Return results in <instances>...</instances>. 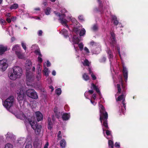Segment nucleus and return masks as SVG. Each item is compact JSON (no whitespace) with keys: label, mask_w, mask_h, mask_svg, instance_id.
I'll return each mask as SVG.
<instances>
[{"label":"nucleus","mask_w":148,"mask_h":148,"mask_svg":"<svg viewBox=\"0 0 148 148\" xmlns=\"http://www.w3.org/2000/svg\"><path fill=\"white\" fill-rule=\"evenodd\" d=\"M42 66L40 64H38L37 66V73H41Z\"/></svg>","instance_id":"2f4dec72"},{"label":"nucleus","mask_w":148,"mask_h":148,"mask_svg":"<svg viewBox=\"0 0 148 148\" xmlns=\"http://www.w3.org/2000/svg\"><path fill=\"white\" fill-rule=\"evenodd\" d=\"M32 147L31 141L27 139L25 143V148H32Z\"/></svg>","instance_id":"aec40b11"},{"label":"nucleus","mask_w":148,"mask_h":148,"mask_svg":"<svg viewBox=\"0 0 148 148\" xmlns=\"http://www.w3.org/2000/svg\"><path fill=\"white\" fill-rule=\"evenodd\" d=\"M8 66L7 60L3 59L0 60V70L2 71H5Z\"/></svg>","instance_id":"9d476101"},{"label":"nucleus","mask_w":148,"mask_h":148,"mask_svg":"<svg viewBox=\"0 0 148 148\" xmlns=\"http://www.w3.org/2000/svg\"><path fill=\"white\" fill-rule=\"evenodd\" d=\"M7 50V47L0 45V55L3 54Z\"/></svg>","instance_id":"412c9836"},{"label":"nucleus","mask_w":148,"mask_h":148,"mask_svg":"<svg viewBox=\"0 0 148 148\" xmlns=\"http://www.w3.org/2000/svg\"><path fill=\"white\" fill-rule=\"evenodd\" d=\"M71 41L72 42L73 44L76 51L79 50L78 47H79L80 50L82 51L84 47V45L82 43H79V40L77 37L75 35H74L73 37L72 38Z\"/></svg>","instance_id":"0eeeda50"},{"label":"nucleus","mask_w":148,"mask_h":148,"mask_svg":"<svg viewBox=\"0 0 148 148\" xmlns=\"http://www.w3.org/2000/svg\"><path fill=\"white\" fill-rule=\"evenodd\" d=\"M61 90L60 88H58L56 90V93L58 95H59L61 94Z\"/></svg>","instance_id":"a19ab883"},{"label":"nucleus","mask_w":148,"mask_h":148,"mask_svg":"<svg viewBox=\"0 0 148 148\" xmlns=\"http://www.w3.org/2000/svg\"><path fill=\"white\" fill-rule=\"evenodd\" d=\"M111 37H110V38L111 39L112 41V42L111 43V45L112 44L113 46V47H115L116 49H117L119 56L120 57L121 59L122 60L121 55V54L120 51L119 45L118 44H116V42L115 41L114 34L113 33H111Z\"/></svg>","instance_id":"6e6552de"},{"label":"nucleus","mask_w":148,"mask_h":148,"mask_svg":"<svg viewBox=\"0 0 148 148\" xmlns=\"http://www.w3.org/2000/svg\"><path fill=\"white\" fill-rule=\"evenodd\" d=\"M31 48L32 50H36L38 48V46L36 45H33Z\"/></svg>","instance_id":"3c124183"},{"label":"nucleus","mask_w":148,"mask_h":148,"mask_svg":"<svg viewBox=\"0 0 148 148\" xmlns=\"http://www.w3.org/2000/svg\"><path fill=\"white\" fill-rule=\"evenodd\" d=\"M108 146L110 148H113L114 144L112 140H108Z\"/></svg>","instance_id":"72a5a7b5"},{"label":"nucleus","mask_w":148,"mask_h":148,"mask_svg":"<svg viewBox=\"0 0 148 148\" xmlns=\"http://www.w3.org/2000/svg\"><path fill=\"white\" fill-rule=\"evenodd\" d=\"M93 91L92 90H89L88 92H86L84 93V95L88 99V97L89 95L90 94H91L93 93Z\"/></svg>","instance_id":"7c9ffc66"},{"label":"nucleus","mask_w":148,"mask_h":148,"mask_svg":"<svg viewBox=\"0 0 148 148\" xmlns=\"http://www.w3.org/2000/svg\"><path fill=\"white\" fill-rule=\"evenodd\" d=\"M117 88L118 90V92L115 95V96L119 95V94L122 93V95L119 96L117 98H116V100L117 101H120L122 100V104L123 106L125 109V87L123 85V81L122 77L121 76L120 77V79L119 83L117 84Z\"/></svg>","instance_id":"7ed1b4c3"},{"label":"nucleus","mask_w":148,"mask_h":148,"mask_svg":"<svg viewBox=\"0 0 148 148\" xmlns=\"http://www.w3.org/2000/svg\"><path fill=\"white\" fill-rule=\"evenodd\" d=\"M81 61L84 66H89L90 63L87 60L85 59L84 61H83L82 60V59H81Z\"/></svg>","instance_id":"cd10ccee"},{"label":"nucleus","mask_w":148,"mask_h":148,"mask_svg":"<svg viewBox=\"0 0 148 148\" xmlns=\"http://www.w3.org/2000/svg\"><path fill=\"white\" fill-rule=\"evenodd\" d=\"M58 108H55L54 109V112L56 114V116L58 118Z\"/></svg>","instance_id":"de8ad7c7"},{"label":"nucleus","mask_w":148,"mask_h":148,"mask_svg":"<svg viewBox=\"0 0 148 148\" xmlns=\"http://www.w3.org/2000/svg\"><path fill=\"white\" fill-rule=\"evenodd\" d=\"M62 118L64 121H67L70 117V114L69 113H64L62 115Z\"/></svg>","instance_id":"4468645a"},{"label":"nucleus","mask_w":148,"mask_h":148,"mask_svg":"<svg viewBox=\"0 0 148 148\" xmlns=\"http://www.w3.org/2000/svg\"><path fill=\"white\" fill-rule=\"evenodd\" d=\"M86 33V30L84 28L81 29L79 35L80 36H83Z\"/></svg>","instance_id":"4c0bfd02"},{"label":"nucleus","mask_w":148,"mask_h":148,"mask_svg":"<svg viewBox=\"0 0 148 148\" xmlns=\"http://www.w3.org/2000/svg\"><path fill=\"white\" fill-rule=\"evenodd\" d=\"M73 33L75 32V33L76 34H77V33L78 32V29L77 28L75 27V26L74 27V29H73Z\"/></svg>","instance_id":"8fccbe9b"},{"label":"nucleus","mask_w":148,"mask_h":148,"mask_svg":"<svg viewBox=\"0 0 148 148\" xmlns=\"http://www.w3.org/2000/svg\"><path fill=\"white\" fill-rule=\"evenodd\" d=\"M18 5L17 3H14L11 5L10 8L11 10L16 9L18 7Z\"/></svg>","instance_id":"f704fd0d"},{"label":"nucleus","mask_w":148,"mask_h":148,"mask_svg":"<svg viewBox=\"0 0 148 148\" xmlns=\"http://www.w3.org/2000/svg\"><path fill=\"white\" fill-rule=\"evenodd\" d=\"M12 145L10 143H7L5 145L4 148H12Z\"/></svg>","instance_id":"a18cd8bd"},{"label":"nucleus","mask_w":148,"mask_h":148,"mask_svg":"<svg viewBox=\"0 0 148 148\" xmlns=\"http://www.w3.org/2000/svg\"><path fill=\"white\" fill-rule=\"evenodd\" d=\"M47 66V67H49L50 66L51 63L49 61H47L46 62Z\"/></svg>","instance_id":"0e129e2a"},{"label":"nucleus","mask_w":148,"mask_h":148,"mask_svg":"<svg viewBox=\"0 0 148 148\" xmlns=\"http://www.w3.org/2000/svg\"><path fill=\"white\" fill-rule=\"evenodd\" d=\"M99 4V7L100 8H102L103 7V4L101 3V1H100V0H97Z\"/></svg>","instance_id":"052dcab7"},{"label":"nucleus","mask_w":148,"mask_h":148,"mask_svg":"<svg viewBox=\"0 0 148 148\" xmlns=\"http://www.w3.org/2000/svg\"><path fill=\"white\" fill-rule=\"evenodd\" d=\"M107 52L108 54V57L110 61L111 62L112 60V59L113 58V55L112 53L110 50V49L108 50Z\"/></svg>","instance_id":"b1692460"},{"label":"nucleus","mask_w":148,"mask_h":148,"mask_svg":"<svg viewBox=\"0 0 148 148\" xmlns=\"http://www.w3.org/2000/svg\"><path fill=\"white\" fill-rule=\"evenodd\" d=\"M88 71L89 72V73L90 74H91V77L92 79L95 80L97 78L96 77L95 75H94V74L92 73V71L91 70V69L89 67L88 69Z\"/></svg>","instance_id":"a878e982"},{"label":"nucleus","mask_w":148,"mask_h":148,"mask_svg":"<svg viewBox=\"0 0 148 148\" xmlns=\"http://www.w3.org/2000/svg\"><path fill=\"white\" fill-rule=\"evenodd\" d=\"M34 77L32 75H28V74L26 75V82L27 85L30 86L29 84H28V82H32L34 79Z\"/></svg>","instance_id":"ddd939ff"},{"label":"nucleus","mask_w":148,"mask_h":148,"mask_svg":"<svg viewBox=\"0 0 148 148\" xmlns=\"http://www.w3.org/2000/svg\"><path fill=\"white\" fill-rule=\"evenodd\" d=\"M49 144L48 142H47L46 144L44 145V148H48Z\"/></svg>","instance_id":"69168bd1"},{"label":"nucleus","mask_w":148,"mask_h":148,"mask_svg":"<svg viewBox=\"0 0 148 148\" xmlns=\"http://www.w3.org/2000/svg\"><path fill=\"white\" fill-rule=\"evenodd\" d=\"M50 12L51 8H50L49 7L47 8L45 10V13L47 15H48L49 14Z\"/></svg>","instance_id":"58836bf2"},{"label":"nucleus","mask_w":148,"mask_h":148,"mask_svg":"<svg viewBox=\"0 0 148 148\" xmlns=\"http://www.w3.org/2000/svg\"><path fill=\"white\" fill-rule=\"evenodd\" d=\"M35 114L37 120L38 121L42 120L43 119V116L42 114L39 111L36 112Z\"/></svg>","instance_id":"f8f14e48"},{"label":"nucleus","mask_w":148,"mask_h":148,"mask_svg":"<svg viewBox=\"0 0 148 148\" xmlns=\"http://www.w3.org/2000/svg\"><path fill=\"white\" fill-rule=\"evenodd\" d=\"M35 53L36 55H38V56H42V54L40 53L39 50L37 49L35 51Z\"/></svg>","instance_id":"49530a36"},{"label":"nucleus","mask_w":148,"mask_h":148,"mask_svg":"<svg viewBox=\"0 0 148 148\" xmlns=\"http://www.w3.org/2000/svg\"><path fill=\"white\" fill-rule=\"evenodd\" d=\"M103 130L104 136H105L108 139L111 138H112V136L111 134V132L110 131L108 130H106V134L107 135V136H106L104 134V131L105 130H106L104 129L103 128Z\"/></svg>","instance_id":"dca6fc26"},{"label":"nucleus","mask_w":148,"mask_h":148,"mask_svg":"<svg viewBox=\"0 0 148 148\" xmlns=\"http://www.w3.org/2000/svg\"><path fill=\"white\" fill-rule=\"evenodd\" d=\"M16 54L19 58L22 59L24 57V54L22 53L21 50L18 52H16Z\"/></svg>","instance_id":"393cba45"},{"label":"nucleus","mask_w":148,"mask_h":148,"mask_svg":"<svg viewBox=\"0 0 148 148\" xmlns=\"http://www.w3.org/2000/svg\"><path fill=\"white\" fill-rule=\"evenodd\" d=\"M102 9L103 10V11H106L107 12H108V10H109V6H107L104 7V9L103 8Z\"/></svg>","instance_id":"5fc2aeb1"},{"label":"nucleus","mask_w":148,"mask_h":148,"mask_svg":"<svg viewBox=\"0 0 148 148\" xmlns=\"http://www.w3.org/2000/svg\"><path fill=\"white\" fill-rule=\"evenodd\" d=\"M60 147L62 148H64L66 146V142L64 139H62L60 142Z\"/></svg>","instance_id":"4be33fe9"},{"label":"nucleus","mask_w":148,"mask_h":148,"mask_svg":"<svg viewBox=\"0 0 148 148\" xmlns=\"http://www.w3.org/2000/svg\"><path fill=\"white\" fill-rule=\"evenodd\" d=\"M21 46L25 50L26 49V44L24 42L22 41L21 42Z\"/></svg>","instance_id":"c03bdc74"},{"label":"nucleus","mask_w":148,"mask_h":148,"mask_svg":"<svg viewBox=\"0 0 148 148\" xmlns=\"http://www.w3.org/2000/svg\"><path fill=\"white\" fill-rule=\"evenodd\" d=\"M60 12L61 14L56 11H54V13L56 16L59 17V20L62 25L68 28L67 23L70 21H71L74 25H77L78 23L76 20L75 18H72L71 15L69 14L68 12L65 8H62Z\"/></svg>","instance_id":"f03ea898"},{"label":"nucleus","mask_w":148,"mask_h":148,"mask_svg":"<svg viewBox=\"0 0 148 148\" xmlns=\"http://www.w3.org/2000/svg\"><path fill=\"white\" fill-rule=\"evenodd\" d=\"M96 95L95 94H93L92 96L91 99L92 100L93 99L95 100L96 99Z\"/></svg>","instance_id":"680f3d73"},{"label":"nucleus","mask_w":148,"mask_h":148,"mask_svg":"<svg viewBox=\"0 0 148 148\" xmlns=\"http://www.w3.org/2000/svg\"><path fill=\"white\" fill-rule=\"evenodd\" d=\"M100 107V120L102 123V121H103V125L106 129L108 128L107 120L108 114L105 111L104 107L101 105L99 104Z\"/></svg>","instance_id":"20e7f679"},{"label":"nucleus","mask_w":148,"mask_h":148,"mask_svg":"<svg viewBox=\"0 0 148 148\" xmlns=\"http://www.w3.org/2000/svg\"><path fill=\"white\" fill-rule=\"evenodd\" d=\"M48 129H51L52 128V124L51 118H48Z\"/></svg>","instance_id":"c756f323"},{"label":"nucleus","mask_w":148,"mask_h":148,"mask_svg":"<svg viewBox=\"0 0 148 148\" xmlns=\"http://www.w3.org/2000/svg\"><path fill=\"white\" fill-rule=\"evenodd\" d=\"M84 51L86 54H88L90 53V51L86 47H84Z\"/></svg>","instance_id":"09e8293b"},{"label":"nucleus","mask_w":148,"mask_h":148,"mask_svg":"<svg viewBox=\"0 0 148 148\" xmlns=\"http://www.w3.org/2000/svg\"><path fill=\"white\" fill-rule=\"evenodd\" d=\"M92 29L94 31H96L98 29V26L97 25H95L92 27Z\"/></svg>","instance_id":"603ef678"},{"label":"nucleus","mask_w":148,"mask_h":148,"mask_svg":"<svg viewBox=\"0 0 148 148\" xmlns=\"http://www.w3.org/2000/svg\"><path fill=\"white\" fill-rule=\"evenodd\" d=\"M41 73H37V75H36V78L37 81H39L41 78Z\"/></svg>","instance_id":"ea45409f"},{"label":"nucleus","mask_w":148,"mask_h":148,"mask_svg":"<svg viewBox=\"0 0 148 148\" xmlns=\"http://www.w3.org/2000/svg\"><path fill=\"white\" fill-rule=\"evenodd\" d=\"M78 18L79 19V20H80L82 21H84V18L82 15H79L78 17Z\"/></svg>","instance_id":"864d4df0"},{"label":"nucleus","mask_w":148,"mask_h":148,"mask_svg":"<svg viewBox=\"0 0 148 148\" xmlns=\"http://www.w3.org/2000/svg\"><path fill=\"white\" fill-rule=\"evenodd\" d=\"M32 66V63L31 61L27 60L26 61L25 66L27 70L30 69Z\"/></svg>","instance_id":"f3484780"},{"label":"nucleus","mask_w":148,"mask_h":148,"mask_svg":"<svg viewBox=\"0 0 148 148\" xmlns=\"http://www.w3.org/2000/svg\"><path fill=\"white\" fill-rule=\"evenodd\" d=\"M62 137V135L61 134V132L60 131H59L58 132V135H57V138L58 140L61 139Z\"/></svg>","instance_id":"37998d69"},{"label":"nucleus","mask_w":148,"mask_h":148,"mask_svg":"<svg viewBox=\"0 0 148 148\" xmlns=\"http://www.w3.org/2000/svg\"><path fill=\"white\" fill-rule=\"evenodd\" d=\"M22 69L19 66H15L13 68V71L8 74L9 78L12 80H15L21 77L22 74Z\"/></svg>","instance_id":"39448f33"},{"label":"nucleus","mask_w":148,"mask_h":148,"mask_svg":"<svg viewBox=\"0 0 148 148\" xmlns=\"http://www.w3.org/2000/svg\"><path fill=\"white\" fill-rule=\"evenodd\" d=\"M26 94L29 97L34 99H37L38 98V96L35 90L32 89H30L26 91Z\"/></svg>","instance_id":"1a4fd4ad"},{"label":"nucleus","mask_w":148,"mask_h":148,"mask_svg":"<svg viewBox=\"0 0 148 148\" xmlns=\"http://www.w3.org/2000/svg\"><path fill=\"white\" fill-rule=\"evenodd\" d=\"M82 77L84 80L86 81L89 80L90 79L89 76L86 73L82 75Z\"/></svg>","instance_id":"473e14b6"},{"label":"nucleus","mask_w":148,"mask_h":148,"mask_svg":"<svg viewBox=\"0 0 148 148\" xmlns=\"http://www.w3.org/2000/svg\"><path fill=\"white\" fill-rule=\"evenodd\" d=\"M43 66L44 69L43 70V71L44 73V74L46 76H48L49 73V69L45 67V63H44L43 64Z\"/></svg>","instance_id":"a211bd4d"},{"label":"nucleus","mask_w":148,"mask_h":148,"mask_svg":"<svg viewBox=\"0 0 148 148\" xmlns=\"http://www.w3.org/2000/svg\"><path fill=\"white\" fill-rule=\"evenodd\" d=\"M7 31V32H8L10 36L11 34H12L13 31L12 27H9Z\"/></svg>","instance_id":"e433bc0d"},{"label":"nucleus","mask_w":148,"mask_h":148,"mask_svg":"<svg viewBox=\"0 0 148 148\" xmlns=\"http://www.w3.org/2000/svg\"><path fill=\"white\" fill-rule=\"evenodd\" d=\"M40 10V9L39 8H36L34 9V10L32 11V13H36V12L35 11H39Z\"/></svg>","instance_id":"6e6d98bb"},{"label":"nucleus","mask_w":148,"mask_h":148,"mask_svg":"<svg viewBox=\"0 0 148 148\" xmlns=\"http://www.w3.org/2000/svg\"><path fill=\"white\" fill-rule=\"evenodd\" d=\"M12 50L14 51L16 53V52H18L20 51V46L18 45H16L14 46L12 49Z\"/></svg>","instance_id":"5701e85b"},{"label":"nucleus","mask_w":148,"mask_h":148,"mask_svg":"<svg viewBox=\"0 0 148 148\" xmlns=\"http://www.w3.org/2000/svg\"><path fill=\"white\" fill-rule=\"evenodd\" d=\"M95 51H92V52L93 53L95 54H98L101 51V48L100 47H98L96 48Z\"/></svg>","instance_id":"c9c22d12"},{"label":"nucleus","mask_w":148,"mask_h":148,"mask_svg":"<svg viewBox=\"0 0 148 148\" xmlns=\"http://www.w3.org/2000/svg\"><path fill=\"white\" fill-rule=\"evenodd\" d=\"M16 19V18L15 16H13L11 18V21H15Z\"/></svg>","instance_id":"e2e57ef3"},{"label":"nucleus","mask_w":148,"mask_h":148,"mask_svg":"<svg viewBox=\"0 0 148 148\" xmlns=\"http://www.w3.org/2000/svg\"><path fill=\"white\" fill-rule=\"evenodd\" d=\"M60 33L63 35L65 37L67 38L68 37V33L67 30L65 29H63L60 32Z\"/></svg>","instance_id":"bb28decb"},{"label":"nucleus","mask_w":148,"mask_h":148,"mask_svg":"<svg viewBox=\"0 0 148 148\" xmlns=\"http://www.w3.org/2000/svg\"><path fill=\"white\" fill-rule=\"evenodd\" d=\"M26 89V87L24 85L21 86L18 88L16 91L17 95V99L20 101H22L25 95V93Z\"/></svg>","instance_id":"423d86ee"},{"label":"nucleus","mask_w":148,"mask_h":148,"mask_svg":"<svg viewBox=\"0 0 148 148\" xmlns=\"http://www.w3.org/2000/svg\"><path fill=\"white\" fill-rule=\"evenodd\" d=\"M42 32L41 30H39L38 31V34L39 36H41L42 35Z\"/></svg>","instance_id":"4d7b16f0"},{"label":"nucleus","mask_w":148,"mask_h":148,"mask_svg":"<svg viewBox=\"0 0 148 148\" xmlns=\"http://www.w3.org/2000/svg\"><path fill=\"white\" fill-rule=\"evenodd\" d=\"M42 56H38V58H37V61L38 62V64H40L42 61Z\"/></svg>","instance_id":"79ce46f5"},{"label":"nucleus","mask_w":148,"mask_h":148,"mask_svg":"<svg viewBox=\"0 0 148 148\" xmlns=\"http://www.w3.org/2000/svg\"><path fill=\"white\" fill-rule=\"evenodd\" d=\"M123 72L125 82H127V80L128 73L127 68L124 66H123Z\"/></svg>","instance_id":"9b49d317"},{"label":"nucleus","mask_w":148,"mask_h":148,"mask_svg":"<svg viewBox=\"0 0 148 148\" xmlns=\"http://www.w3.org/2000/svg\"><path fill=\"white\" fill-rule=\"evenodd\" d=\"M112 20L115 25H117L118 24L119 22L117 20L116 17L115 16H112Z\"/></svg>","instance_id":"c85d7f7f"},{"label":"nucleus","mask_w":148,"mask_h":148,"mask_svg":"<svg viewBox=\"0 0 148 148\" xmlns=\"http://www.w3.org/2000/svg\"><path fill=\"white\" fill-rule=\"evenodd\" d=\"M106 60V58L103 57L100 60V61L101 62H105Z\"/></svg>","instance_id":"bf43d9fd"},{"label":"nucleus","mask_w":148,"mask_h":148,"mask_svg":"<svg viewBox=\"0 0 148 148\" xmlns=\"http://www.w3.org/2000/svg\"><path fill=\"white\" fill-rule=\"evenodd\" d=\"M91 88L92 89H93L94 90H95L96 92L101 96V93L97 86H96L94 84H91Z\"/></svg>","instance_id":"6ab92c4d"},{"label":"nucleus","mask_w":148,"mask_h":148,"mask_svg":"<svg viewBox=\"0 0 148 148\" xmlns=\"http://www.w3.org/2000/svg\"><path fill=\"white\" fill-rule=\"evenodd\" d=\"M6 139L7 140H10L12 139L14 137V136L12 133L8 132L5 135Z\"/></svg>","instance_id":"2eb2a0df"},{"label":"nucleus","mask_w":148,"mask_h":148,"mask_svg":"<svg viewBox=\"0 0 148 148\" xmlns=\"http://www.w3.org/2000/svg\"><path fill=\"white\" fill-rule=\"evenodd\" d=\"M114 146L116 147H120L119 143L116 142Z\"/></svg>","instance_id":"13d9d810"},{"label":"nucleus","mask_w":148,"mask_h":148,"mask_svg":"<svg viewBox=\"0 0 148 148\" xmlns=\"http://www.w3.org/2000/svg\"><path fill=\"white\" fill-rule=\"evenodd\" d=\"M91 103L94 106L96 104V102L95 101H93L92 99L90 100Z\"/></svg>","instance_id":"774afa93"},{"label":"nucleus","mask_w":148,"mask_h":148,"mask_svg":"<svg viewBox=\"0 0 148 148\" xmlns=\"http://www.w3.org/2000/svg\"><path fill=\"white\" fill-rule=\"evenodd\" d=\"M14 103V99L13 96H10L3 102V105L10 112L14 114L18 118L22 120L25 123L30 124L33 130H35L36 134H38L41 131V127L40 125H37V122L34 121V118L31 116L26 117L21 113L16 108H14L13 106Z\"/></svg>","instance_id":"f257e3e1"},{"label":"nucleus","mask_w":148,"mask_h":148,"mask_svg":"<svg viewBox=\"0 0 148 148\" xmlns=\"http://www.w3.org/2000/svg\"><path fill=\"white\" fill-rule=\"evenodd\" d=\"M6 20L8 23H10L11 21V19L9 18H7Z\"/></svg>","instance_id":"338daca9"}]
</instances>
